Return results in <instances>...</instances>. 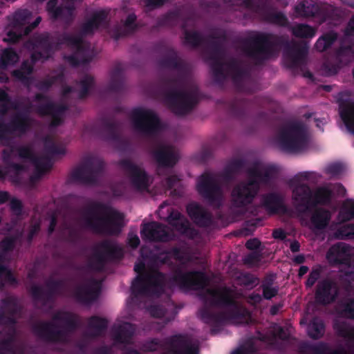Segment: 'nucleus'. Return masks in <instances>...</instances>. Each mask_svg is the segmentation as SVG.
Masks as SVG:
<instances>
[{
	"label": "nucleus",
	"instance_id": "obj_1",
	"mask_svg": "<svg viewBox=\"0 0 354 354\" xmlns=\"http://www.w3.org/2000/svg\"><path fill=\"white\" fill-rule=\"evenodd\" d=\"M292 198L297 205H309L311 203L326 204L335 196H344L346 189L340 185H328L317 189L313 194H309L308 187L301 184L293 185Z\"/></svg>",
	"mask_w": 354,
	"mask_h": 354
},
{
	"label": "nucleus",
	"instance_id": "obj_2",
	"mask_svg": "<svg viewBox=\"0 0 354 354\" xmlns=\"http://www.w3.org/2000/svg\"><path fill=\"white\" fill-rule=\"evenodd\" d=\"M135 271L138 276L132 283L134 291L153 290L160 285L163 278L160 273L155 270L147 271L145 265L141 262L135 265Z\"/></svg>",
	"mask_w": 354,
	"mask_h": 354
},
{
	"label": "nucleus",
	"instance_id": "obj_3",
	"mask_svg": "<svg viewBox=\"0 0 354 354\" xmlns=\"http://www.w3.org/2000/svg\"><path fill=\"white\" fill-rule=\"evenodd\" d=\"M279 145L285 151L297 152L306 143L302 130L297 125H290L284 128L278 138Z\"/></svg>",
	"mask_w": 354,
	"mask_h": 354
},
{
	"label": "nucleus",
	"instance_id": "obj_4",
	"mask_svg": "<svg viewBox=\"0 0 354 354\" xmlns=\"http://www.w3.org/2000/svg\"><path fill=\"white\" fill-rule=\"evenodd\" d=\"M326 259L331 264H344L354 268V247L345 243L335 244L328 250Z\"/></svg>",
	"mask_w": 354,
	"mask_h": 354
},
{
	"label": "nucleus",
	"instance_id": "obj_5",
	"mask_svg": "<svg viewBox=\"0 0 354 354\" xmlns=\"http://www.w3.org/2000/svg\"><path fill=\"white\" fill-rule=\"evenodd\" d=\"M332 215V212L330 210L316 208L311 212L310 220L305 224L316 232H321L329 225Z\"/></svg>",
	"mask_w": 354,
	"mask_h": 354
},
{
	"label": "nucleus",
	"instance_id": "obj_6",
	"mask_svg": "<svg viewBox=\"0 0 354 354\" xmlns=\"http://www.w3.org/2000/svg\"><path fill=\"white\" fill-rule=\"evenodd\" d=\"M141 234L143 238L148 240L167 241L170 237L167 229L156 223L145 224Z\"/></svg>",
	"mask_w": 354,
	"mask_h": 354
},
{
	"label": "nucleus",
	"instance_id": "obj_7",
	"mask_svg": "<svg viewBox=\"0 0 354 354\" xmlns=\"http://www.w3.org/2000/svg\"><path fill=\"white\" fill-rule=\"evenodd\" d=\"M136 125L147 131L156 129L158 124V119L151 111L138 110L135 113Z\"/></svg>",
	"mask_w": 354,
	"mask_h": 354
},
{
	"label": "nucleus",
	"instance_id": "obj_8",
	"mask_svg": "<svg viewBox=\"0 0 354 354\" xmlns=\"http://www.w3.org/2000/svg\"><path fill=\"white\" fill-rule=\"evenodd\" d=\"M257 185L254 182L249 185H241L235 188L232 192V198L238 205L250 203L257 191Z\"/></svg>",
	"mask_w": 354,
	"mask_h": 354
},
{
	"label": "nucleus",
	"instance_id": "obj_9",
	"mask_svg": "<svg viewBox=\"0 0 354 354\" xmlns=\"http://www.w3.org/2000/svg\"><path fill=\"white\" fill-rule=\"evenodd\" d=\"M335 293L336 289L330 281H322L319 282L316 299L320 303H329L334 299Z\"/></svg>",
	"mask_w": 354,
	"mask_h": 354
},
{
	"label": "nucleus",
	"instance_id": "obj_10",
	"mask_svg": "<svg viewBox=\"0 0 354 354\" xmlns=\"http://www.w3.org/2000/svg\"><path fill=\"white\" fill-rule=\"evenodd\" d=\"M206 284V277L201 272H192L186 274L183 278V286L186 288L200 289Z\"/></svg>",
	"mask_w": 354,
	"mask_h": 354
},
{
	"label": "nucleus",
	"instance_id": "obj_11",
	"mask_svg": "<svg viewBox=\"0 0 354 354\" xmlns=\"http://www.w3.org/2000/svg\"><path fill=\"white\" fill-rule=\"evenodd\" d=\"M340 116L346 130L354 133V102L341 106Z\"/></svg>",
	"mask_w": 354,
	"mask_h": 354
},
{
	"label": "nucleus",
	"instance_id": "obj_12",
	"mask_svg": "<svg viewBox=\"0 0 354 354\" xmlns=\"http://www.w3.org/2000/svg\"><path fill=\"white\" fill-rule=\"evenodd\" d=\"M337 219L339 222L354 220V198L343 201L339 208Z\"/></svg>",
	"mask_w": 354,
	"mask_h": 354
},
{
	"label": "nucleus",
	"instance_id": "obj_13",
	"mask_svg": "<svg viewBox=\"0 0 354 354\" xmlns=\"http://www.w3.org/2000/svg\"><path fill=\"white\" fill-rule=\"evenodd\" d=\"M200 193L204 195L211 194L214 190V179L209 174H204L200 177L197 184Z\"/></svg>",
	"mask_w": 354,
	"mask_h": 354
},
{
	"label": "nucleus",
	"instance_id": "obj_14",
	"mask_svg": "<svg viewBox=\"0 0 354 354\" xmlns=\"http://www.w3.org/2000/svg\"><path fill=\"white\" fill-rule=\"evenodd\" d=\"M337 239H353L354 223H347L340 226L333 234Z\"/></svg>",
	"mask_w": 354,
	"mask_h": 354
},
{
	"label": "nucleus",
	"instance_id": "obj_15",
	"mask_svg": "<svg viewBox=\"0 0 354 354\" xmlns=\"http://www.w3.org/2000/svg\"><path fill=\"white\" fill-rule=\"evenodd\" d=\"M324 328L320 320L315 319L308 327V333L313 338H319L324 334Z\"/></svg>",
	"mask_w": 354,
	"mask_h": 354
},
{
	"label": "nucleus",
	"instance_id": "obj_16",
	"mask_svg": "<svg viewBox=\"0 0 354 354\" xmlns=\"http://www.w3.org/2000/svg\"><path fill=\"white\" fill-rule=\"evenodd\" d=\"M335 328L340 335L347 337L351 344H354V328L350 327L346 324L340 325L336 323Z\"/></svg>",
	"mask_w": 354,
	"mask_h": 354
},
{
	"label": "nucleus",
	"instance_id": "obj_17",
	"mask_svg": "<svg viewBox=\"0 0 354 354\" xmlns=\"http://www.w3.org/2000/svg\"><path fill=\"white\" fill-rule=\"evenodd\" d=\"M133 182L138 189H142L147 187L148 178L144 171L138 169L133 174Z\"/></svg>",
	"mask_w": 354,
	"mask_h": 354
},
{
	"label": "nucleus",
	"instance_id": "obj_18",
	"mask_svg": "<svg viewBox=\"0 0 354 354\" xmlns=\"http://www.w3.org/2000/svg\"><path fill=\"white\" fill-rule=\"evenodd\" d=\"M293 33L297 37H312L315 35V30L306 25H297L293 28Z\"/></svg>",
	"mask_w": 354,
	"mask_h": 354
},
{
	"label": "nucleus",
	"instance_id": "obj_19",
	"mask_svg": "<svg viewBox=\"0 0 354 354\" xmlns=\"http://www.w3.org/2000/svg\"><path fill=\"white\" fill-rule=\"evenodd\" d=\"M341 314L348 318L354 319V299H346L342 302Z\"/></svg>",
	"mask_w": 354,
	"mask_h": 354
},
{
	"label": "nucleus",
	"instance_id": "obj_20",
	"mask_svg": "<svg viewBox=\"0 0 354 354\" xmlns=\"http://www.w3.org/2000/svg\"><path fill=\"white\" fill-rule=\"evenodd\" d=\"M18 60L17 55L11 49H6L3 51L1 59V64L3 66H7L12 64Z\"/></svg>",
	"mask_w": 354,
	"mask_h": 354
},
{
	"label": "nucleus",
	"instance_id": "obj_21",
	"mask_svg": "<svg viewBox=\"0 0 354 354\" xmlns=\"http://www.w3.org/2000/svg\"><path fill=\"white\" fill-rule=\"evenodd\" d=\"M106 223L111 227H119L123 224V216L116 212H112L106 220Z\"/></svg>",
	"mask_w": 354,
	"mask_h": 354
},
{
	"label": "nucleus",
	"instance_id": "obj_22",
	"mask_svg": "<svg viewBox=\"0 0 354 354\" xmlns=\"http://www.w3.org/2000/svg\"><path fill=\"white\" fill-rule=\"evenodd\" d=\"M264 206L270 212H278L280 207V201L274 196H270L264 203Z\"/></svg>",
	"mask_w": 354,
	"mask_h": 354
},
{
	"label": "nucleus",
	"instance_id": "obj_23",
	"mask_svg": "<svg viewBox=\"0 0 354 354\" xmlns=\"http://www.w3.org/2000/svg\"><path fill=\"white\" fill-rule=\"evenodd\" d=\"M215 299L223 301L230 302L231 301V293L226 289L213 290L210 293Z\"/></svg>",
	"mask_w": 354,
	"mask_h": 354
},
{
	"label": "nucleus",
	"instance_id": "obj_24",
	"mask_svg": "<svg viewBox=\"0 0 354 354\" xmlns=\"http://www.w3.org/2000/svg\"><path fill=\"white\" fill-rule=\"evenodd\" d=\"M335 38V35L333 33L322 37L318 39L316 43L317 48L320 51L324 50L328 46L330 45Z\"/></svg>",
	"mask_w": 354,
	"mask_h": 354
},
{
	"label": "nucleus",
	"instance_id": "obj_25",
	"mask_svg": "<svg viewBox=\"0 0 354 354\" xmlns=\"http://www.w3.org/2000/svg\"><path fill=\"white\" fill-rule=\"evenodd\" d=\"M187 212L189 216L196 221L204 214L201 207L196 203L189 204L187 207Z\"/></svg>",
	"mask_w": 354,
	"mask_h": 354
},
{
	"label": "nucleus",
	"instance_id": "obj_26",
	"mask_svg": "<svg viewBox=\"0 0 354 354\" xmlns=\"http://www.w3.org/2000/svg\"><path fill=\"white\" fill-rule=\"evenodd\" d=\"M320 276V268H317L311 272L309 278L306 281V286L308 287L312 286L315 282L319 279Z\"/></svg>",
	"mask_w": 354,
	"mask_h": 354
},
{
	"label": "nucleus",
	"instance_id": "obj_27",
	"mask_svg": "<svg viewBox=\"0 0 354 354\" xmlns=\"http://www.w3.org/2000/svg\"><path fill=\"white\" fill-rule=\"evenodd\" d=\"M320 276V268H317L311 272L309 278L306 281V286L308 287L312 286L315 282L319 279Z\"/></svg>",
	"mask_w": 354,
	"mask_h": 354
},
{
	"label": "nucleus",
	"instance_id": "obj_28",
	"mask_svg": "<svg viewBox=\"0 0 354 354\" xmlns=\"http://www.w3.org/2000/svg\"><path fill=\"white\" fill-rule=\"evenodd\" d=\"M129 244L132 248H136L140 243L139 238L135 234H130L128 239Z\"/></svg>",
	"mask_w": 354,
	"mask_h": 354
},
{
	"label": "nucleus",
	"instance_id": "obj_29",
	"mask_svg": "<svg viewBox=\"0 0 354 354\" xmlns=\"http://www.w3.org/2000/svg\"><path fill=\"white\" fill-rule=\"evenodd\" d=\"M276 293L277 290L274 288L266 287L263 290V295L266 299L272 298Z\"/></svg>",
	"mask_w": 354,
	"mask_h": 354
},
{
	"label": "nucleus",
	"instance_id": "obj_30",
	"mask_svg": "<svg viewBox=\"0 0 354 354\" xmlns=\"http://www.w3.org/2000/svg\"><path fill=\"white\" fill-rule=\"evenodd\" d=\"M260 245V242L257 239L250 240L246 243V246L250 250H255Z\"/></svg>",
	"mask_w": 354,
	"mask_h": 354
},
{
	"label": "nucleus",
	"instance_id": "obj_31",
	"mask_svg": "<svg viewBox=\"0 0 354 354\" xmlns=\"http://www.w3.org/2000/svg\"><path fill=\"white\" fill-rule=\"evenodd\" d=\"M136 19V16L133 14L129 15L128 18L125 22V26L128 29H131L133 28V24Z\"/></svg>",
	"mask_w": 354,
	"mask_h": 354
},
{
	"label": "nucleus",
	"instance_id": "obj_32",
	"mask_svg": "<svg viewBox=\"0 0 354 354\" xmlns=\"http://www.w3.org/2000/svg\"><path fill=\"white\" fill-rule=\"evenodd\" d=\"M273 330H274V337H279L281 339L284 338V336L282 334L281 328L279 326L274 325L273 327Z\"/></svg>",
	"mask_w": 354,
	"mask_h": 354
},
{
	"label": "nucleus",
	"instance_id": "obj_33",
	"mask_svg": "<svg viewBox=\"0 0 354 354\" xmlns=\"http://www.w3.org/2000/svg\"><path fill=\"white\" fill-rule=\"evenodd\" d=\"M264 172V169H259L257 172L253 174V177L255 178V182H259L263 180L262 173Z\"/></svg>",
	"mask_w": 354,
	"mask_h": 354
},
{
	"label": "nucleus",
	"instance_id": "obj_34",
	"mask_svg": "<svg viewBox=\"0 0 354 354\" xmlns=\"http://www.w3.org/2000/svg\"><path fill=\"white\" fill-rule=\"evenodd\" d=\"M146 1L147 3V6H159V5H161L162 3H163L165 0H146Z\"/></svg>",
	"mask_w": 354,
	"mask_h": 354
},
{
	"label": "nucleus",
	"instance_id": "obj_35",
	"mask_svg": "<svg viewBox=\"0 0 354 354\" xmlns=\"http://www.w3.org/2000/svg\"><path fill=\"white\" fill-rule=\"evenodd\" d=\"M273 236L274 238L277 239H283L285 237L284 232L281 230H275L273 232Z\"/></svg>",
	"mask_w": 354,
	"mask_h": 354
},
{
	"label": "nucleus",
	"instance_id": "obj_36",
	"mask_svg": "<svg viewBox=\"0 0 354 354\" xmlns=\"http://www.w3.org/2000/svg\"><path fill=\"white\" fill-rule=\"evenodd\" d=\"M232 354H248L247 351L243 348H239L232 353Z\"/></svg>",
	"mask_w": 354,
	"mask_h": 354
},
{
	"label": "nucleus",
	"instance_id": "obj_37",
	"mask_svg": "<svg viewBox=\"0 0 354 354\" xmlns=\"http://www.w3.org/2000/svg\"><path fill=\"white\" fill-rule=\"evenodd\" d=\"M8 198V195L6 192L0 193V203L5 202Z\"/></svg>",
	"mask_w": 354,
	"mask_h": 354
},
{
	"label": "nucleus",
	"instance_id": "obj_38",
	"mask_svg": "<svg viewBox=\"0 0 354 354\" xmlns=\"http://www.w3.org/2000/svg\"><path fill=\"white\" fill-rule=\"evenodd\" d=\"M21 206V203L18 200H13L12 201V208L13 209H17L19 208Z\"/></svg>",
	"mask_w": 354,
	"mask_h": 354
},
{
	"label": "nucleus",
	"instance_id": "obj_39",
	"mask_svg": "<svg viewBox=\"0 0 354 354\" xmlns=\"http://www.w3.org/2000/svg\"><path fill=\"white\" fill-rule=\"evenodd\" d=\"M308 270V268L306 266H301L299 271V274L302 276L305 274Z\"/></svg>",
	"mask_w": 354,
	"mask_h": 354
},
{
	"label": "nucleus",
	"instance_id": "obj_40",
	"mask_svg": "<svg viewBox=\"0 0 354 354\" xmlns=\"http://www.w3.org/2000/svg\"><path fill=\"white\" fill-rule=\"evenodd\" d=\"M348 30L350 32H354V17L351 19L348 24Z\"/></svg>",
	"mask_w": 354,
	"mask_h": 354
},
{
	"label": "nucleus",
	"instance_id": "obj_41",
	"mask_svg": "<svg viewBox=\"0 0 354 354\" xmlns=\"http://www.w3.org/2000/svg\"><path fill=\"white\" fill-rule=\"evenodd\" d=\"M7 100V94L5 91H0V101L5 102Z\"/></svg>",
	"mask_w": 354,
	"mask_h": 354
},
{
	"label": "nucleus",
	"instance_id": "obj_42",
	"mask_svg": "<svg viewBox=\"0 0 354 354\" xmlns=\"http://www.w3.org/2000/svg\"><path fill=\"white\" fill-rule=\"evenodd\" d=\"M291 250L293 252H296L299 250V245L298 243H292L290 245Z\"/></svg>",
	"mask_w": 354,
	"mask_h": 354
},
{
	"label": "nucleus",
	"instance_id": "obj_43",
	"mask_svg": "<svg viewBox=\"0 0 354 354\" xmlns=\"http://www.w3.org/2000/svg\"><path fill=\"white\" fill-rule=\"evenodd\" d=\"M171 156V153L170 152H168L166 154V157H165L166 160H163V159L162 160V163H165V165H169V161L167 159L170 158Z\"/></svg>",
	"mask_w": 354,
	"mask_h": 354
},
{
	"label": "nucleus",
	"instance_id": "obj_44",
	"mask_svg": "<svg viewBox=\"0 0 354 354\" xmlns=\"http://www.w3.org/2000/svg\"><path fill=\"white\" fill-rule=\"evenodd\" d=\"M295 261L297 262V263H301L303 261H304V257H297L296 259H295Z\"/></svg>",
	"mask_w": 354,
	"mask_h": 354
},
{
	"label": "nucleus",
	"instance_id": "obj_45",
	"mask_svg": "<svg viewBox=\"0 0 354 354\" xmlns=\"http://www.w3.org/2000/svg\"><path fill=\"white\" fill-rule=\"evenodd\" d=\"M351 288L354 289V277H352L351 281H350V285Z\"/></svg>",
	"mask_w": 354,
	"mask_h": 354
},
{
	"label": "nucleus",
	"instance_id": "obj_46",
	"mask_svg": "<svg viewBox=\"0 0 354 354\" xmlns=\"http://www.w3.org/2000/svg\"><path fill=\"white\" fill-rule=\"evenodd\" d=\"M86 82L88 84H90L92 82V79L91 77H86Z\"/></svg>",
	"mask_w": 354,
	"mask_h": 354
},
{
	"label": "nucleus",
	"instance_id": "obj_47",
	"mask_svg": "<svg viewBox=\"0 0 354 354\" xmlns=\"http://www.w3.org/2000/svg\"><path fill=\"white\" fill-rule=\"evenodd\" d=\"M177 223H178H178L183 224V218L179 216L178 218Z\"/></svg>",
	"mask_w": 354,
	"mask_h": 354
},
{
	"label": "nucleus",
	"instance_id": "obj_48",
	"mask_svg": "<svg viewBox=\"0 0 354 354\" xmlns=\"http://www.w3.org/2000/svg\"><path fill=\"white\" fill-rule=\"evenodd\" d=\"M41 21V19L40 18H37L35 24H34V26L33 27H35Z\"/></svg>",
	"mask_w": 354,
	"mask_h": 354
},
{
	"label": "nucleus",
	"instance_id": "obj_49",
	"mask_svg": "<svg viewBox=\"0 0 354 354\" xmlns=\"http://www.w3.org/2000/svg\"><path fill=\"white\" fill-rule=\"evenodd\" d=\"M3 247L5 248L6 249H9L10 248L9 245H6V243L5 242L3 243Z\"/></svg>",
	"mask_w": 354,
	"mask_h": 354
},
{
	"label": "nucleus",
	"instance_id": "obj_50",
	"mask_svg": "<svg viewBox=\"0 0 354 354\" xmlns=\"http://www.w3.org/2000/svg\"><path fill=\"white\" fill-rule=\"evenodd\" d=\"M4 272L7 273V271L6 270H0V275L3 274Z\"/></svg>",
	"mask_w": 354,
	"mask_h": 354
},
{
	"label": "nucleus",
	"instance_id": "obj_51",
	"mask_svg": "<svg viewBox=\"0 0 354 354\" xmlns=\"http://www.w3.org/2000/svg\"><path fill=\"white\" fill-rule=\"evenodd\" d=\"M30 71H31V68H28L27 69V71H26V72H27V73H29Z\"/></svg>",
	"mask_w": 354,
	"mask_h": 354
},
{
	"label": "nucleus",
	"instance_id": "obj_52",
	"mask_svg": "<svg viewBox=\"0 0 354 354\" xmlns=\"http://www.w3.org/2000/svg\"><path fill=\"white\" fill-rule=\"evenodd\" d=\"M21 156H24V157L28 156V155H26V154H21Z\"/></svg>",
	"mask_w": 354,
	"mask_h": 354
},
{
	"label": "nucleus",
	"instance_id": "obj_53",
	"mask_svg": "<svg viewBox=\"0 0 354 354\" xmlns=\"http://www.w3.org/2000/svg\"><path fill=\"white\" fill-rule=\"evenodd\" d=\"M131 354H138V353L136 352H132Z\"/></svg>",
	"mask_w": 354,
	"mask_h": 354
}]
</instances>
